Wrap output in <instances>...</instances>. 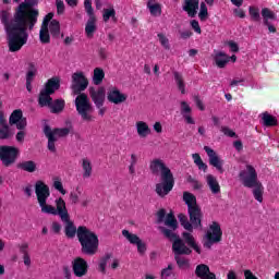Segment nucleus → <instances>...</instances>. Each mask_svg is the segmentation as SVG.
<instances>
[{
  "instance_id": "680f3d73",
  "label": "nucleus",
  "mask_w": 279,
  "mask_h": 279,
  "mask_svg": "<svg viewBox=\"0 0 279 279\" xmlns=\"http://www.w3.org/2000/svg\"><path fill=\"white\" fill-rule=\"evenodd\" d=\"M51 230L54 234H60V231L62 230V225L60 222H52Z\"/></svg>"
},
{
  "instance_id": "c9c22d12",
  "label": "nucleus",
  "mask_w": 279,
  "mask_h": 279,
  "mask_svg": "<svg viewBox=\"0 0 279 279\" xmlns=\"http://www.w3.org/2000/svg\"><path fill=\"white\" fill-rule=\"evenodd\" d=\"M83 178H90L93 175V163L88 158L82 160Z\"/></svg>"
},
{
  "instance_id": "0eeeda50",
  "label": "nucleus",
  "mask_w": 279,
  "mask_h": 279,
  "mask_svg": "<svg viewBox=\"0 0 279 279\" xmlns=\"http://www.w3.org/2000/svg\"><path fill=\"white\" fill-rule=\"evenodd\" d=\"M9 124L15 125L16 130H20V132L16 133L15 138L17 143H23L26 134L25 128H27V118L23 117V110L15 109L9 118Z\"/></svg>"
},
{
  "instance_id": "473e14b6",
  "label": "nucleus",
  "mask_w": 279,
  "mask_h": 279,
  "mask_svg": "<svg viewBox=\"0 0 279 279\" xmlns=\"http://www.w3.org/2000/svg\"><path fill=\"white\" fill-rule=\"evenodd\" d=\"M39 40L43 45L51 43V35H49V26L41 25L39 31Z\"/></svg>"
},
{
  "instance_id": "338daca9",
  "label": "nucleus",
  "mask_w": 279,
  "mask_h": 279,
  "mask_svg": "<svg viewBox=\"0 0 279 279\" xmlns=\"http://www.w3.org/2000/svg\"><path fill=\"white\" fill-rule=\"evenodd\" d=\"M70 201L72 202V204H78L80 203V195H77V193L72 192L70 194Z\"/></svg>"
},
{
  "instance_id": "4468645a",
  "label": "nucleus",
  "mask_w": 279,
  "mask_h": 279,
  "mask_svg": "<svg viewBox=\"0 0 279 279\" xmlns=\"http://www.w3.org/2000/svg\"><path fill=\"white\" fill-rule=\"evenodd\" d=\"M204 150L209 158V165H211V167H215V169H217L219 173H223V160L219 157V155H217V153L208 146H204Z\"/></svg>"
},
{
  "instance_id": "aec40b11",
  "label": "nucleus",
  "mask_w": 279,
  "mask_h": 279,
  "mask_svg": "<svg viewBox=\"0 0 279 279\" xmlns=\"http://www.w3.org/2000/svg\"><path fill=\"white\" fill-rule=\"evenodd\" d=\"M195 276L201 279H217V275L210 271V267L206 264L196 266Z\"/></svg>"
},
{
  "instance_id": "a878e982",
  "label": "nucleus",
  "mask_w": 279,
  "mask_h": 279,
  "mask_svg": "<svg viewBox=\"0 0 279 279\" xmlns=\"http://www.w3.org/2000/svg\"><path fill=\"white\" fill-rule=\"evenodd\" d=\"M135 128L141 138H147L151 134V129H149V124L145 121H137Z\"/></svg>"
},
{
  "instance_id": "9d476101",
  "label": "nucleus",
  "mask_w": 279,
  "mask_h": 279,
  "mask_svg": "<svg viewBox=\"0 0 279 279\" xmlns=\"http://www.w3.org/2000/svg\"><path fill=\"white\" fill-rule=\"evenodd\" d=\"M84 8L89 16L85 26V33L87 38H93L95 32H97V17L95 16V11L93 10V1L84 0Z\"/></svg>"
},
{
  "instance_id": "9b49d317",
  "label": "nucleus",
  "mask_w": 279,
  "mask_h": 279,
  "mask_svg": "<svg viewBox=\"0 0 279 279\" xmlns=\"http://www.w3.org/2000/svg\"><path fill=\"white\" fill-rule=\"evenodd\" d=\"M149 169L153 175H160V179L173 177V172L162 159H153L149 163Z\"/></svg>"
},
{
  "instance_id": "bb28decb",
  "label": "nucleus",
  "mask_w": 279,
  "mask_h": 279,
  "mask_svg": "<svg viewBox=\"0 0 279 279\" xmlns=\"http://www.w3.org/2000/svg\"><path fill=\"white\" fill-rule=\"evenodd\" d=\"M214 60L218 69H225L226 64L230 62V57L223 51H217L214 56Z\"/></svg>"
},
{
  "instance_id": "864d4df0",
  "label": "nucleus",
  "mask_w": 279,
  "mask_h": 279,
  "mask_svg": "<svg viewBox=\"0 0 279 279\" xmlns=\"http://www.w3.org/2000/svg\"><path fill=\"white\" fill-rule=\"evenodd\" d=\"M137 247V252L141 256H145V252H147V244H145V242H143V240H141L140 242H137L136 244Z\"/></svg>"
},
{
  "instance_id": "8fccbe9b",
  "label": "nucleus",
  "mask_w": 279,
  "mask_h": 279,
  "mask_svg": "<svg viewBox=\"0 0 279 279\" xmlns=\"http://www.w3.org/2000/svg\"><path fill=\"white\" fill-rule=\"evenodd\" d=\"M198 19L201 21H206L208 19V8L206 7L205 2L201 3V10L198 13Z\"/></svg>"
},
{
  "instance_id": "4be33fe9",
  "label": "nucleus",
  "mask_w": 279,
  "mask_h": 279,
  "mask_svg": "<svg viewBox=\"0 0 279 279\" xmlns=\"http://www.w3.org/2000/svg\"><path fill=\"white\" fill-rule=\"evenodd\" d=\"M183 10L187 12L189 16L192 19L195 17L197 10H199V0H185Z\"/></svg>"
},
{
  "instance_id": "2eb2a0df",
  "label": "nucleus",
  "mask_w": 279,
  "mask_h": 279,
  "mask_svg": "<svg viewBox=\"0 0 279 279\" xmlns=\"http://www.w3.org/2000/svg\"><path fill=\"white\" fill-rule=\"evenodd\" d=\"M172 252L174 256H190L193 254L191 247L186 246V242L181 238L175 239L172 243Z\"/></svg>"
},
{
  "instance_id": "052dcab7",
  "label": "nucleus",
  "mask_w": 279,
  "mask_h": 279,
  "mask_svg": "<svg viewBox=\"0 0 279 279\" xmlns=\"http://www.w3.org/2000/svg\"><path fill=\"white\" fill-rule=\"evenodd\" d=\"M53 13H48L41 23V25H45L46 27H49L50 23L53 21Z\"/></svg>"
},
{
  "instance_id": "ddd939ff",
  "label": "nucleus",
  "mask_w": 279,
  "mask_h": 279,
  "mask_svg": "<svg viewBox=\"0 0 279 279\" xmlns=\"http://www.w3.org/2000/svg\"><path fill=\"white\" fill-rule=\"evenodd\" d=\"M107 99L109 104H114V106H120V104H125L128 101L126 94H123L118 87H110L107 92Z\"/></svg>"
},
{
  "instance_id": "ea45409f",
  "label": "nucleus",
  "mask_w": 279,
  "mask_h": 279,
  "mask_svg": "<svg viewBox=\"0 0 279 279\" xmlns=\"http://www.w3.org/2000/svg\"><path fill=\"white\" fill-rule=\"evenodd\" d=\"M192 158L196 167H198L199 171H204V173L208 171V166L204 162V160H202V157L199 156V154L197 153L193 154Z\"/></svg>"
},
{
  "instance_id": "2f4dec72",
  "label": "nucleus",
  "mask_w": 279,
  "mask_h": 279,
  "mask_svg": "<svg viewBox=\"0 0 279 279\" xmlns=\"http://www.w3.org/2000/svg\"><path fill=\"white\" fill-rule=\"evenodd\" d=\"M17 168L21 169L22 171H26V173H34L37 169V165L36 161L27 160L20 162L17 165Z\"/></svg>"
},
{
  "instance_id": "f704fd0d",
  "label": "nucleus",
  "mask_w": 279,
  "mask_h": 279,
  "mask_svg": "<svg viewBox=\"0 0 279 279\" xmlns=\"http://www.w3.org/2000/svg\"><path fill=\"white\" fill-rule=\"evenodd\" d=\"M110 19H112V21L114 23H117V11L114 10L113 7L109 8V9H104L102 11V20L105 23H108V21H110Z\"/></svg>"
},
{
  "instance_id": "b1692460",
  "label": "nucleus",
  "mask_w": 279,
  "mask_h": 279,
  "mask_svg": "<svg viewBox=\"0 0 279 279\" xmlns=\"http://www.w3.org/2000/svg\"><path fill=\"white\" fill-rule=\"evenodd\" d=\"M182 238H183L184 243H186V245H189V247H192V250L196 254H202V248L199 247L197 242H195V236H193V234H191L189 232H183Z\"/></svg>"
},
{
  "instance_id": "393cba45",
  "label": "nucleus",
  "mask_w": 279,
  "mask_h": 279,
  "mask_svg": "<svg viewBox=\"0 0 279 279\" xmlns=\"http://www.w3.org/2000/svg\"><path fill=\"white\" fill-rule=\"evenodd\" d=\"M44 133H45V136L48 138L49 151H52V154H56V141H58V138L53 136V133H51V126L45 125Z\"/></svg>"
},
{
  "instance_id": "6e6552de",
  "label": "nucleus",
  "mask_w": 279,
  "mask_h": 279,
  "mask_svg": "<svg viewBox=\"0 0 279 279\" xmlns=\"http://www.w3.org/2000/svg\"><path fill=\"white\" fill-rule=\"evenodd\" d=\"M21 156V150L16 146L0 145V160L3 167H12Z\"/></svg>"
},
{
  "instance_id": "e2e57ef3",
  "label": "nucleus",
  "mask_w": 279,
  "mask_h": 279,
  "mask_svg": "<svg viewBox=\"0 0 279 279\" xmlns=\"http://www.w3.org/2000/svg\"><path fill=\"white\" fill-rule=\"evenodd\" d=\"M166 215H167V211H165V209H160L157 213V223H162V221H165Z\"/></svg>"
},
{
  "instance_id": "f3484780",
  "label": "nucleus",
  "mask_w": 279,
  "mask_h": 279,
  "mask_svg": "<svg viewBox=\"0 0 279 279\" xmlns=\"http://www.w3.org/2000/svg\"><path fill=\"white\" fill-rule=\"evenodd\" d=\"M89 97L95 104L96 108H102L104 101H106V88L99 87L98 89H95L94 87H90Z\"/></svg>"
},
{
  "instance_id": "09e8293b",
  "label": "nucleus",
  "mask_w": 279,
  "mask_h": 279,
  "mask_svg": "<svg viewBox=\"0 0 279 279\" xmlns=\"http://www.w3.org/2000/svg\"><path fill=\"white\" fill-rule=\"evenodd\" d=\"M70 132L71 130L69 128L51 130V134L57 138H64V136H69Z\"/></svg>"
},
{
  "instance_id": "bf43d9fd",
  "label": "nucleus",
  "mask_w": 279,
  "mask_h": 279,
  "mask_svg": "<svg viewBox=\"0 0 279 279\" xmlns=\"http://www.w3.org/2000/svg\"><path fill=\"white\" fill-rule=\"evenodd\" d=\"M191 27L196 32V34H202V27L199 26V22L197 20L191 21Z\"/></svg>"
},
{
  "instance_id": "a18cd8bd",
  "label": "nucleus",
  "mask_w": 279,
  "mask_h": 279,
  "mask_svg": "<svg viewBox=\"0 0 279 279\" xmlns=\"http://www.w3.org/2000/svg\"><path fill=\"white\" fill-rule=\"evenodd\" d=\"M165 226L171 228V230H178V220L172 214H168L165 220Z\"/></svg>"
},
{
  "instance_id": "f257e3e1",
  "label": "nucleus",
  "mask_w": 279,
  "mask_h": 279,
  "mask_svg": "<svg viewBox=\"0 0 279 279\" xmlns=\"http://www.w3.org/2000/svg\"><path fill=\"white\" fill-rule=\"evenodd\" d=\"M34 5H38V0H25L20 3L11 20L8 11L0 12V21L4 25L8 47L11 53L21 51L23 46L27 45V39L29 38L27 29L32 32L36 23H38L39 12L34 9Z\"/></svg>"
},
{
  "instance_id": "412c9836",
  "label": "nucleus",
  "mask_w": 279,
  "mask_h": 279,
  "mask_svg": "<svg viewBox=\"0 0 279 279\" xmlns=\"http://www.w3.org/2000/svg\"><path fill=\"white\" fill-rule=\"evenodd\" d=\"M181 106V116L184 119L185 123L189 125H195V120L193 119V116L191 113L193 112V109L189 105V102L182 100L180 102Z\"/></svg>"
},
{
  "instance_id": "7c9ffc66",
  "label": "nucleus",
  "mask_w": 279,
  "mask_h": 279,
  "mask_svg": "<svg viewBox=\"0 0 279 279\" xmlns=\"http://www.w3.org/2000/svg\"><path fill=\"white\" fill-rule=\"evenodd\" d=\"M262 121H263V125H265V128H274L275 125H278V119H276V117L269 114V112H264L262 113Z\"/></svg>"
},
{
  "instance_id": "cd10ccee",
  "label": "nucleus",
  "mask_w": 279,
  "mask_h": 279,
  "mask_svg": "<svg viewBox=\"0 0 279 279\" xmlns=\"http://www.w3.org/2000/svg\"><path fill=\"white\" fill-rule=\"evenodd\" d=\"M36 73H38L36 65H34V63H31L29 70L26 73V89L28 90V93H32V83L34 82V77H36Z\"/></svg>"
},
{
  "instance_id": "a19ab883",
  "label": "nucleus",
  "mask_w": 279,
  "mask_h": 279,
  "mask_svg": "<svg viewBox=\"0 0 279 279\" xmlns=\"http://www.w3.org/2000/svg\"><path fill=\"white\" fill-rule=\"evenodd\" d=\"M160 232L166 236V239H169V241H175V239H180L178 234H175V230L173 229H167L165 227H159Z\"/></svg>"
},
{
  "instance_id": "423d86ee",
  "label": "nucleus",
  "mask_w": 279,
  "mask_h": 279,
  "mask_svg": "<svg viewBox=\"0 0 279 279\" xmlns=\"http://www.w3.org/2000/svg\"><path fill=\"white\" fill-rule=\"evenodd\" d=\"M60 88V80L57 77H52L48 80V82L45 84V88H43L39 93L38 97V104L40 108H45L51 106V102L53 101V98H51V95L56 93Z\"/></svg>"
},
{
  "instance_id": "4d7b16f0",
  "label": "nucleus",
  "mask_w": 279,
  "mask_h": 279,
  "mask_svg": "<svg viewBox=\"0 0 279 279\" xmlns=\"http://www.w3.org/2000/svg\"><path fill=\"white\" fill-rule=\"evenodd\" d=\"M221 132L225 136H229L230 138H234V136H236V133H234V131L230 130L228 126H221Z\"/></svg>"
},
{
  "instance_id": "c03bdc74",
  "label": "nucleus",
  "mask_w": 279,
  "mask_h": 279,
  "mask_svg": "<svg viewBox=\"0 0 279 279\" xmlns=\"http://www.w3.org/2000/svg\"><path fill=\"white\" fill-rule=\"evenodd\" d=\"M179 221L184 230H187V232H193V223L189 221V218H186L184 214L179 215Z\"/></svg>"
},
{
  "instance_id": "f03ea898",
  "label": "nucleus",
  "mask_w": 279,
  "mask_h": 279,
  "mask_svg": "<svg viewBox=\"0 0 279 279\" xmlns=\"http://www.w3.org/2000/svg\"><path fill=\"white\" fill-rule=\"evenodd\" d=\"M35 194L41 213H44V215H59L61 221L64 223L65 236L68 239H75V234L77 236V227H75V223L71 220V216H69V210L66 209V203L62 197L56 199L57 208L47 204L51 192L49 191V185L45 184L41 180L35 183Z\"/></svg>"
},
{
  "instance_id": "f8f14e48",
  "label": "nucleus",
  "mask_w": 279,
  "mask_h": 279,
  "mask_svg": "<svg viewBox=\"0 0 279 279\" xmlns=\"http://www.w3.org/2000/svg\"><path fill=\"white\" fill-rule=\"evenodd\" d=\"M161 182L156 184V193L159 195V197H167L171 191H173V186L175 184V179L172 177H167L163 179H160Z\"/></svg>"
},
{
  "instance_id": "5701e85b",
  "label": "nucleus",
  "mask_w": 279,
  "mask_h": 279,
  "mask_svg": "<svg viewBox=\"0 0 279 279\" xmlns=\"http://www.w3.org/2000/svg\"><path fill=\"white\" fill-rule=\"evenodd\" d=\"M206 182L213 195H219V193H221V185H219V181H217V178L215 175L207 174Z\"/></svg>"
},
{
  "instance_id": "603ef678",
  "label": "nucleus",
  "mask_w": 279,
  "mask_h": 279,
  "mask_svg": "<svg viewBox=\"0 0 279 279\" xmlns=\"http://www.w3.org/2000/svg\"><path fill=\"white\" fill-rule=\"evenodd\" d=\"M112 258L111 254H106L99 263V269L101 271V274H106V265H108V260Z\"/></svg>"
},
{
  "instance_id": "7ed1b4c3",
  "label": "nucleus",
  "mask_w": 279,
  "mask_h": 279,
  "mask_svg": "<svg viewBox=\"0 0 279 279\" xmlns=\"http://www.w3.org/2000/svg\"><path fill=\"white\" fill-rule=\"evenodd\" d=\"M87 88L88 78L86 77V74L82 71L73 73L71 90L72 95H77L74 100L76 112L83 121L90 123V121H93V112L95 109L93 108L90 98L84 93Z\"/></svg>"
},
{
  "instance_id": "79ce46f5",
  "label": "nucleus",
  "mask_w": 279,
  "mask_h": 279,
  "mask_svg": "<svg viewBox=\"0 0 279 279\" xmlns=\"http://www.w3.org/2000/svg\"><path fill=\"white\" fill-rule=\"evenodd\" d=\"M51 36L58 38L60 36V22L58 20H52L50 24H48Z\"/></svg>"
},
{
  "instance_id": "c756f323",
  "label": "nucleus",
  "mask_w": 279,
  "mask_h": 279,
  "mask_svg": "<svg viewBox=\"0 0 279 279\" xmlns=\"http://www.w3.org/2000/svg\"><path fill=\"white\" fill-rule=\"evenodd\" d=\"M104 77H106V72H104V69L101 68H95L94 74L92 77V82L95 86H100L104 82Z\"/></svg>"
},
{
  "instance_id": "c85d7f7f",
  "label": "nucleus",
  "mask_w": 279,
  "mask_h": 279,
  "mask_svg": "<svg viewBox=\"0 0 279 279\" xmlns=\"http://www.w3.org/2000/svg\"><path fill=\"white\" fill-rule=\"evenodd\" d=\"M172 74L174 77V82L178 86V89L180 90V93L182 95H185L186 94V84L184 83V76H182V73H180L178 71H173Z\"/></svg>"
},
{
  "instance_id": "49530a36",
  "label": "nucleus",
  "mask_w": 279,
  "mask_h": 279,
  "mask_svg": "<svg viewBox=\"0 0 279 279\" xmlns=\"http://www.w3.org/2000/svg\"><path fill=\"white\" fill-rule=\"evenodd\" d=\"M174 259L177 260V265L180 269H189V267L191 266L189 259H186L182 255H174Z\"/></svg>"
},
{
  "instance_id": "37998d69",
  "label": "nucleus",
  "mask_w": 279,
  "mask_h": 279,
  "mask_svg": "<svg viewBox=\"0 0 279 279\" xmlns=\"http://www.w3.org/2000/svg\"><path fill=\"white\" fill-rule=\"evenodd\" d=\"M122 235L125 236L131 245H136L141 241V238H138V235L130 233V231L125 229L122 230Z\"/></svg>"
},
{
  "instance_id": "3c124183",
  "label": "nucleus",
  "mask_w": 279,
  "mask_h": 279,
  "mask_svg": "<svg viewBox=\"0 0 279 279\" xmlns=\"http://www.w3.org/2000/svg\"><path fill=\"white\" fill-rule=\"evenodd\" d=\"M158 38H159V43L163 47V49L169 51V49H171V45L169 44V38H167V36H165V34H162V33L158 34Z\"/></svg>"
},
{
  "instance_id": "13d9d810",
  "label": "nucleus",
  "mask_w": 279,
  "mask_h": 279,
  "mask_svg": "<svg viewBox=\"0 0 279 279\" xmlns=\"http://www.w3.org/2000/svg\"><path fill=\"white\" fill-rule=\"evenodd\" d=\"M56 7H57V14H64V1L62 0H56Z\"/></svg>"
},
{
  "instance_id": "4c0bfd02",
  "label": "nucleus",
  "mask_w": 279,
  "mask_h": 279,
  "mask_svg": "<svg viewBox=\"0 0 279 279\" xmlns=\"http://www.w3.org/2000/svg\"><path fill=\"white\" fill-rule=\"evenodd\" d=\"M147 8L151 16H160V14H162V5L160 3H153L151 1H148Z\"/></svg>"
},
{
  "instance_id": "0e129e2a",
  "label": "nucleus",
  "mask_w": 279,
  "mask_h": 279,
  "mask_svg": "<svg viewBox=\"0 0 279 279\" xmlns=\"http://www.w3.org/2000/svg\"><path fill=\"white\" fill-rule=\"evenodd\" d=\"M233 14L238 19H245V11H243V9H234Z\"/></svg>"
},
{
  "instance_id": "39448f33",
  "label": "nucleus",
  "mask_w": 279,
  "mask_h": 279,
  "mask_svg": "<svg viewBox=\"0 0 279 279\" xmlns=\"http://www.w3.org/2000/svg\"><path fill=\"white\" fill-rule=\"evenodd\" d=\"M239 177L243 186H246V189H253L255 199L262 204L264 187L263 183L258 181V173H256V169L253 166L247 165L246 170H242Z\"/></svg>"
},
{
  "instance_id": "20e7f679",
  "label": "nucleus",
  "mask_w": 279,
  "mask_h": 279,
  "mask_svg": "<svg viewBox=\"0 0 279 279\" xmlns=\"http://www.w3.org/2000/svg\"><path fill=\"white\" fill-rule=\"evenodd\" d=\"M77 240L81 244V252L87 256H95L99 251V238L97 233L88 229L86 226L77 228Z\"/></svg>"
},
{
  "instance_id": "a211bd4d",
  "label": "nucleus",
  "mask_w": 279,
  "mask_h": 279,
  "mask_svg": "<svg viewBox=\"0 0 279 279\" xmlns=\"http://www.w3.org/2000/svg\"><path fill=\"white\" fill-rule=\"evenodd\" d=\"M187 213L193 228H202V217H204L202 208L199 206L191 207Z\"/></svg>"
},
{
  "instance_id": "6ab92c4d",
  "label": "nucleus",
  "mask_w": 279,
  "mask_h": 279,
  "mask_svg": "<svg viewBox=\"0 0 279 279\" xmlns=\"http://www.w3.org/2000/svg\"><path fill=\"white\" fill-rule=\"evenodd\" d=\"M14 136V133L10 129V125L8 124V121L3 117V114L0 116V141H10Z\"/></svg>"
},
{
  "instance_id": "5fc2aeb1",
  "label": "nucleus",
  "mask_w": 279,
  "mask_h": 279,
  "mask_svg": "<svg viewBox=\"0 0 279 279\" xmlns=\"http://www.w3.org/2000/svg\"><path fill=\"white\" fill-rule=\"evenodd\" d=\"M173 274V264H169L167 268L161 270V278H169Z\"/></svg>"
},
{
  "instance_id": "6e6d98bb",
  "label": "nucleus",
  "mask_w": 279,
  "mask_h": 279,
  "mask_svg": "<svg viewBox=\"0 0 279 279\" xmlns=\"http://www.w3.org/2000/svg\"><path fill=\"white\" fill-rule=\"evenodd\" d=\"M53 186L56 191H59V193H61V195H66V190H64V186L62 185V181L56 180L53 182Z\"/></svg>"
},
{
  "instance_id": "de8ad7c7",
  "label": "nucleus",
  "mask_w": 279,
  "mask_h": 279,
  "mask_svg": "<svg viewBox=\"0 0 279 279\" xmlns=\"http://www.w3.org/2000/svg\"><path fill=\"white\" fill-rule=\"evenodd\" d=\"M248 14L251 16V21H254V23H258L260 21V10L258 8L250 7Z\"/></svg>"
},
{
  "instance_id": "dca6fc26",
  "label": "nucleus",
  "mask_w": 279,
  "mask_h": 279,
  "mask_svg": "<svg viewBox=\"0 0 279 279\" xmlns=\"http://www.w3.org/2000/svg\"><path fill=\"white\" fill-rule=\"evenodd\" d=\"M72 269L76 278H84L88 274V263L84 258L77 257L72 263Z\"/></svg>"
},
{
  "instance_id": "72a5a7b5",
  "label": "nucleus",
  "mask_w": 279,
  "mask_h": 279,
  "mask_svg": "<svg viewBox=\"0 0 279 279\" xmlns=\"http://www.w3.org/2000/svg\"><path fill=\"white\" fill-rule=\"evenodd\" d=\"M183 201L187 206V210L199 206L197 205V198L195 197V195L191 194L190 192L183 193Z\"/></svg>"
},
{
  "instance_id": "774afa93",
  "label": "nucleus",
  "mask_w": 279,
  "mask_h": 279,
  "mask_svg": "<svg viewBox=\"0 0 279 279\" xmlns=\"http://www.w3.org/2000/svg\"><path fill=\"white\" fill-rule=\"evenodd\" d=\"M244 278L245 279H258V277H256L254 275V272H252V270H244Z\"/></svg>"
},
{
  "instance_id": "69168bd1",
  "label": "nucleus",
  "mask_w": 279,
  "mask_h": 279,
  "mask_svg": "<svg viewBox=\"0 0 279 279\" xmlns=\"http://www.w3.org/2000/svg\"><path fill=\"white\" fill-rule=\"evenodd\" d=\"M28 250H29V244H27V243H24L20 246V252H21V254H23V256L29 254Z\"/></svg>"
},
{
  "instance_id": "58836bf2",
  "label": "nucleus",
  "mask_w": 279,
  "mask_h": 279,
  "mask_svg": "<svg viewBox=\"0 0 279 279\" xmlns=\"http://www.w3.org/2000/svg\"><path fill=\"white\" fill-rule=\"evenodd\" d=\"M49 108L53 114H58L59 112H62L64 110V100L57 99L54 100V102L50 104Z\"/></svg>"
},
{
  "instance_id": "e433bc0d",
  "label": "nucleus",
  "mask_w": 279,
  "mask_h": 279,
  "mask_svg": "<svg viewBox=\"0 0 279 279\" xmlns=\"http://www.w3.org/2000/svg\"><path fill=\"white\" fill-rule=\"evenodd\" d=\"M262 16L264 19V25H269V21H276V13L269 8L262 9Z\"/></svg>"
},
{
  "instance_id": "1a4fd4ad",
  "label": "nucleus",
  "mask_w": 279,
  "mask_h": 279,
  "mask_svg": "<svg viewBox=\"0 0 279 279\" xmlns=\"http://www.w3.org/2000/svg\"><path fill=\"white\" fill-rule=\"evenodd\" d=\"M221 236H223V231H221V226L217 222L214 221L210 226L209 229L207 230L204 239L206 241L204 242V247H207V250H210L215 243H221Z\"/></svg>"
}]
</instances>
